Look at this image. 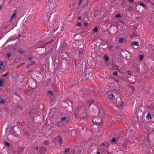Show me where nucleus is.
<instances>
[{"instance_id":"obj_20","label":"nucleus","mask_w":154,"mask_h":154,"mask_svg":"<svg viewBox=\"0 0 154 154\" xmlns=\"http://www.w3.org/2000/svg\"><path fill=\"white\" fill-rule=\"evenodd\" d=\"M116 139L115 138H112L111 140V142H116Z\"/></svg>"},{"instance_id":"obj_6","label":"nucleus","mask_w":154,"mask_h":154,"mask_svg":"<svg viewBox=\"0 0 154 154\" xmlns=\"http://www.w3.org/2000/svg\"><path fill=\"white\" fill-rule=\"evenodd\" d=\"M126 42V40L123 38H120L119 40V43H122Z\"/></svg>"},{"instance_id":"obj_1","label":"nucleus","mask_w":154,"mask_h":154,"mask_svg":"<svg viewBox=\"0 0 154 154\" xmlns=\"http://www.w3.org/2000/svg\"><path fill=\"white\" fill-rule=\"evenodd\" d=\"M92 121L94 123L97 124L101 126L102 122L100 119H98L97 117H94L92 119Z\"/></svg>"},{"instance_id":"obj_12","label":"nucleus","mask_w":154,"mask_h":154,"mask_svg":"<svg viewBox=\"0 0 154 154\" xmlns=\"http://www.w3.org/2000/svg\"><path fill=\"white\" fill-rule=\"evenodd\" d=\"M59 143L60 144H61L63 143L62 140L60 136H59Z\"/></svg>"},{"instance_id":"obj_3","label":"nucleus","mask_w":154,"mask_h":154,"mask_svg":"<svg viewBox=\"0 0 154 154\" xmlns=\"http://www.w3.org/2000/svg\"><path fill=\"white\" fill-rule=\"evenodd\" d=\"M5 66V63L4 62H0V70L3 69Z\"/></svg>"},{"instance_id":"obj_5","label":"nucleus","mask_w":154,"mask_h":154,"mask_svg":"<svg viewBox=\"0 0 154 154\" xmlns=\"http://www.w3.org/2000/svg\"><path fill=\"white\" fill-rule=\"evenodd\" d=\"M5 80L3 78H2L0 79V87L3 86Z\"/></svg>"},{"instance_id":"obj_30","label":"nucleus","mask_w":154,"mask_h":154,"mask_svg":"<svg viewBox=\"0 0 154 154\" xmlns=\"http://www.w3.org/2000/svg\"><path fill=\"white\" fill-rule=\"evenodd\" d=\"M129 1L131 2H134V1L133 0H129Z\"/></svg>"},{"instance_id":"obj_21","label":"nucleus","mask_w":154,"mask_h":154,"mask_svg":"<svg viewBox=\"0 0 154 154\" xmlns=\"http://www.w3.org/2000/svg\"><path fill=\"white\" fill-rule=\"evenodd\" d=\"M70 150V149L69 148H66L65 150V152H69Z\"/></svg>"},{"instance_id":"obj_10","label":"nucleus","mask_w":154,"mask_h":154,"mask_svg":"<svg viewBox=\"0 0 154 154\" xmlns=\"http://www.w3.org/2000/svg\"><path fill=\"white\" fill-rule=\"evenodd\" d=\"M75 25L79 27H81L82 26V23L81 22H79L76 24Z\"/></svg>"},{"instance_id":"obj_14","label":"nucleus","mask_w":154,"mask_h":154,"mask_svg":"<svg viewBox=\"0 0 154 154\" xmlns=\"http://www.w3.org/2000/svg\"><path fill=\"white\" fill-rule=\"evenodd\" d=\"M105 60L106 61H107L108 60V57L107 56L105 55L104 57Z\"/></svg>"},{"instance_id":"obj_29","label":"nucleus","mask_w":154,"mask_h":154,"mask_svg":"<svg viewBox=\"0 0 154 154\" xmlns=\"http://www.w3.org/2000/svg\"><path fill=\"white\" fill-rule=\"evenodd\" d=\"M101 145L102 146H104L105 145V144L104 143H101Z\"/></svg>"},{"instance_id":"obj_17","label":"nucleus","mask_w":154,"mask_h":154,"mask_svg":"<svg viewBox=\"0 0 154 154\" xmlns=\"http://www.w3.org/2000/svg\"><path fill=\"white\" fill-rule=\"evenodd\" d=\"M133 7L131 6H130L128 7V11H131L132 10H133Z\"/></svg>"},{"instance_id":"obj_27","label":"nucleus","mask_w":154,"mask_h":154,"mask_svg":"<svg viewBox=\"0 0 154 154\" xmlns=\"http://www.w3.org/2000/svg\"><path fill=\"white\" fill-rule=\"evenodd\" d=\"M48 93H49V94H51V95H53V93H52V91H48Z\"/></svg>"},{"instance_id":"obj_15","label":"nucleus","mask_w":154,"mask_h":154,"mask_svg":"<svg viewBox=\"0 0 154 154\" xmlns=\"http://www.w3.org/2000/svg\"><path fill=\"white\" fill-rule=\"evenodd\" d=\"M67 119V117H66L64 116V117H62L61 119V120L62 121H63L66 120Z\"/></svg>"},{"instance_id":"obj_25","label":"nucleus","mask_w":154,"mask_h":154,"mask_svg":"<svg viewBox=\"0 0 154 154\" xmlns=\"http://www.w3.org/2000/svg\"><path fill=\"white\" fill-rule=\"evenodd\" d=\"M116 17H121V16L120 14H118L116 15Z\"/></svg>"},{"instance_id":"obj_23","label":"nucleus","mask_w":154,"mask_h":154,"mask_svg":"<svg viewBox=\"0 0 154 154\" xmlns=\"http://www.w3.org/2000/svg\"><path fill=\"white\" fill-rule=\"evenodd\" d=\"M5 144L7 146H10V144L8 142H5Z\"/></svg>"},{"instance_id":"obj_8","label":"nucleus","mask_w":154,"mask_h":154,"mask_svg":"<svg viewBox=\"0 0 154 154\" xmlns=\"http://www.w3.org/2000/svg\"><path fill=\"white\" fill-rule=\"evenodd\" d=\"M6 100L1 98H0V103L2 104L4 103L5 102Z\"/></svg>"},{"instance_id":"obj_33","label":"nucleus","mask_w":154,"mask_h":154,"mask_svg":"<svg viewBox=\"0 0 154 154\" xmlns=\"http://www.w3.org/2000/svg\"><path fill=\"white\" fill-rule=\"evenodd\" d=\"M29 60H31L32 59V57H30L29 58Z\"/></svg>"},{"instance_id":"obj_9","label":"nucleus","mask_w":154,"mask_h":154,"mask_svg":"<svg viewBox=\"0 0 154 154\" xmlns=\"http://www.w3.org/2000/svg\"><path fill=\"white\" fill-rule=\"evenodd\" d=\"M151 115L149 113H148L146 116V118L148 119H149L151 118Z\"/></svg>"},{"instance_id":"obj_22","label":"nucleus","mask_w":154,"mask_h":154,"mask_svg":"<svg viewBox=\"0 0 154 154\" xmlns=\"http://www.w3.org/2000/svg\"><path fill=\"white\" fill-rule=\"evenodd\" d=\"M83 115H84V116H82V115H81V118H84L85 117V116H86V114L85 113H84L82 114Z\"/></svg>"},{"instance_id":"obj_32","label":"nucleus","mask_w":154,"mask_h":154,"mask_svg":"<svg viewBox=\"0 0 154 154\" xmlns=\"http://www.w3.org/2000/svg\"><path fill=\"white\" fill-rule=\"evenodd\" d=\"M82 0H80V2L79 3V5H80V4H81V3L82 2Z\"/></svg>"},{"instance_id":"obj_26","label":"nucleus","mask_w":154,"mask_h":154,"mask_svg":"<svg viewBox=\"0 0 154 154\" xmlns=\"http://www.w3.org/2000/svg\"><path fill=\"white\" fill-rule=\"evenodd\" d=\"M83 24L84 25V26H87L88 24V23L87 22H84L83 23Z\"/></svg>"},{"instance_id":"obj_24","label":"nucleus","mask_w":154,"mask_h":154,"mask_svg":"<svg viewBox=\"0 0 154 154\" xmlns=\"http://www.w3.org/2000/svg\"><path fill=\"white\" fill-rule=\"evenodd\" d=\"M113 74L115 75H117L118 74L117 72L116 71H114L113 72Z\"/></svg>"},{"instance_id":"obj_13","label":"nucleus","mask_w":154,"mask_h":154,"mask_svg":"<svg viewBox=\"0 0 154 154\" xmlns=\"http://www.w3.org/2000/svg\"><path fill=\"white\" fill-rule=\"evenodd\" d=\"M143 57H144L143 55H140V56H139V60L140 61H141L143 60Z\"/></svg>"},{"instance_id":"obj_34","label":"nucleus","mask_w":154,"mask_h":154,"mask_svg":"<svg viewBox=\"0 0 154 154\" xmlns=\"http://www.w3.org/2000/svg\"><path fill=\"white\" fill-rule=\"evenodd\" d=\"M81 19V17L80 16H79V17H78V19L79 20H80Z\"/></svg>"},{"instance_id":"obj_16","label":"nucleus","mask_w":154,"mask_h":154,"mask_svg":"<svg viewBox=\"0 0 154 154\" xmlns=\"http://www.w3.org/2000/svg\"><path fill=\"white\" fill-rule=\"evenodd\" d=\"M11 54L10 52H7V57L8 58H9L10 57Z\"/></svg>"},{"instance_id":"obj_7","label":"nucleus","mask_w":154,"mask_h":154,"mask_svg":"<svg viewBox=\"0 0 154 154\" xmlns=\"http://www.w3.org/2000/svg\"><path fill=\"white\" fill-rule=\"evenodd\" d=\"M131 45L132 46H134L135 45L138 46L139 45V43L137 42H134L131 43Z\"/></svg>"},{"instance_id":"obj_19","label":"nucleus","mask_w":154,"mask_h":154,"mask_svg":"<svg viewBox=\"0 0 154 154\" xmlns=\"http://www.w3.org/2000/svg\"><path fill=\"white\" fill-rule=\"evenodd\" d=\"M98 30V29L97 27H96L94 29V31L95 32H96Z\"/></svg>"},{"instance_id":"obj_36","label":"nucleus","mask_w":154,"mask_h":154,"mask_svg":"<svg viewBox=\"0 0 154 154\" xmlns=\"http://www.w3.org/2000/svg\"><path fill=\"white\" fill-rule=\"evenodd\" d=\"M97 154H100V153L99 152H98L97 153Z\"/></svg>"},{"instance_id":"obj_28","label":"nucleus","mask_w":154,"mask_h":154,"mask_svg":"<svg viewBox=\"0 0 154 154\" xmlns=\"http://www.w3.org/2000/svg\"><path fill=\"white\" fill-rule=\"evenodd\" d=\"M127 74H128V75H129L131 74V72L130 71H128L127 72Z\"/></svg>"},{"instance_id":"obj_2","label":"nucleus","mask_w":154,"mask_h":154,"mask_svg":"<svg viewBox=\"0 0 154 154\" xmlns=\"http://www.w3.org/2000/svg\"><path fill=\"white\" fill-rule=\"evenodd\" d=\"M105 115L104 111L102 110H100L99 111L98 116L100 117H103Z\"/></svg>"},{"instance_id":"obj_37","label":"nucleus","mask_w":154,"mask_h":154,"mask_svg":"<svg viewBox=\"0 0 154 154\" xmlns=\"http://www.w3.org/2000/svg\"><path fill=\"white\" fill-rule=\"evenodd\" d=\"M1 8H2V6H1L0 7V9H1Z\"/></svg>"},{"instance_id":"obj_35","label":"nucleus","mask_w":154,"mask_h":154,"mask_svg":"<svg viewBox=\"0 0 154 154\" xmlns=\"http://www.w3.org/2000/svg\"><path fill=\"white\" fill-rule=\"evenodd\" d=\"M58 124H59V123H57V126L58 125Z\"/></svg>"},{"instance_id":"obj_4","label":"nucleus","mask_w":154,"mask_h":154,"mask_svg":"<svg viewBox=\"0 0 154 154\" xmlns=\"http://www.w3.org/2000/svg\"><path fill=\"white\" fill-rule=\"evenodd\" d=\"M16 18V13L15 12L13 13L11 16L10 19V21L11 22L14 19H15Z\"/></svg>"},{"instance_id":"obj_31","label":"nucleus","mask_w":154,"mask_h":154,"mask_svg":"<svg viewBox=\"0 0 154 154\" xmlns=\"http://www.w3.org/2000/svg\"><path fill=\"white\" fill-rule=\"evenodd\" d=\"M7 75V73H5V74H4L2 76H6V75Z\"/></svg>"},{"instance_id":"obj_18","label":"nucleus","mask_w":154,"mask_h":154,"mask_svg":"<svg viewBox=\"0 0 154 154\" xmlns=\"http://www.w3.org/2000/svg\"><path fill=\"white\" fill-rule=\"evenodd\" d=\"M139 5H140L142 6L144 8H145V5L144 4H143L142 2H140L139 3Z\"/></svg>"},{"instance_id":"obj_11","label":"nucleus","mask_w":154,"mask_h":154,"mask_svg":"<svg viewBox=\"0 0 154 154\" xmlns=\"http://www.w3.org/2000/svg\"><path fill=\"white\" fill-rule=\"evenodd\" d=\"M109 96L110 98H113L114 97L115 95L114 94L111 93L109 94Z\"/></svg>"}]
</instances>
